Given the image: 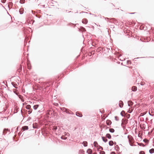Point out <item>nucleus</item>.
Here are the masks:
<instances>
[{"label":"nucleus","mask_w":154,"mask_h":154,"mask_svg":"<svg viewBox=\"0 0 154 154\" xmlns=\"http://www.w3.org/2000/svg\"><path fill=\"white\" fill-rule=\"evenodd\" d=\"M109 144L110 146H112L113 145V142L112 141H110L109 142Z\"/></svg>","instance_id":"nucleus-15"},{"label":"nucleus","mask_w":154,"mask_h":154,"mask_svg":"<svg viewBox=\"0 0 154 154\" xmlns=\"http://www.w3.org/2000/svg\"><path fill=\"white\" fill-rule=\"evenodd\" d=\"M115 154V152H112L111 153V154Z\"/></svg>","instance_id":"nucleus-38"},{"label":"nucleus","mask_w":154,"mask_h":154,"mask_svg":"<svg viewBox=\"0 0 154 154\" xmlns=\"http://www.w3.org/2000/svg\"><path fill=\"white\" fill-rule=\"evenodd\" d=\"M33 127L34 128H37V127L36 125H35L34 124L33 125Z\"/></svg>","instance_id":"nucleus-32"},{"label":"nucleus","mask_w":154,"mask_h":154,"mask_svg":"<svg viewBox=\"0 0 154 154\" xmlns=\"http://www.w3.org/2000/svg\"><path fill=\"white\" fill-rule=\"evenodd\" d=\"M106 137H107L108 139L111 138V135L109 134H106Z\"/></svg>","instance_id":"nucleus-14"},{"label":"nucleus","mask_w":154,"mask_h":154,"mask_svg":"<svg viewBox=\"0 0 154 154\" xmlns=\"http://www.w3.org/2000/svg\"><path fill=\"white\" fill-rule=\"evenodd\" d=\"M58 128H59V129H60V127H58Z\"/></svg>","instance_id":"nucleus-46"},{"label":"nucleus","mask_w":154,"mask_h":154,"mask_svg":"<svg viewBox=\"0 0 154 154\" xmlns=\"http://www.w3.org/2000/svg\"><path fill=\"white\" fill-rule=\"evenodd\" d=\"M115 118L116 120L118 121V120L117 119V116H115Z\"/></svg>","instance_id":"nucleus-36"},{"label":"nucleus","mask_w":154,"mask_h":154,"mask_svg":"<svg viewBox=\"0 0 154 154\" xmlns=\"http://www.w3.org/2000/svg\"><path fill=\"white\" fill-rule=\"evenodd\" d=\"M129 118V116H128V117H127V118Z\"/></svg>","instance_id":"nucleus-42"},{"label":"nucleus","mask_w":154,"mask_h":154,"mask_svg":"<svg viewBox=\"0 0 154 154\" xmlns=\"http://www.w3.org/2000/svg\"><path fill=\"white\" fill-rule=\"evenodd\" d=\"M61 138L62 139L66 140L67 138V137H65L64 135H63L61 137Z\"/></svg>","instance_id":"nucleus-18"},{"label":"nucleus","mask_w":154,"mask_h":154,"mask_svg":"<svg viewBox=\"0 0 154 154\" xmlns=\"http://www.w3.org/2000/svg\"><path fill=\"white\" fill-rule=\"evenodd\" d=\"M76 115L78 116H79V117H81L82 116V115L80 114H79V113H78V112H76Z\"/></svg>","instance_id":"nucleus-21"},{"label":"nucleus","mask_w":154,"mask_h":154,"mask_svg":"<svg viewBox=\"0 0 154 154\" xmlns=\"http://www.w3.org/2000/svg\"><path fill=\"white\" fill-rule=\"evenodd\" d=\"M82 29L83 31H86V30L84 28L82 27Z\"/></svg>","instance_id":"nucleus-33"},{"label":"nucleus","mask_w":154,"mask_h":154,"mask_svg":"<svg viewBox=\"0 0 154 154\" xmlns=\"http://www.w3.org/2000/svg\"><path fill=\"white\" fill-rule=\"evenodd\" d=\"M32 112V110H29L28 111V113L29 114H30Z\"/></svg>","instance_id":"nucleus-31"},{"label":"nucleus","mask_w":154,"mask_h":154,"mask_svg":"<svg viewBox=\"0 0 154 154\" xmlns=\"http://www.w3.org/2000/svg\"><path fill=\"white\" fill-rule=\"evenodd\" d=\"M8 131V129H4L3 132V134L5 135L7 133V131Z\"/></svg>","instance_id":"nucleus-4"},{"label":"nucleus","mask_w":154,"mask_h":154,"mask_svg":"<svg viewBox=\"0 0 154 154\" xmlns=\"http://www.w3.org/2000/svg\"><path fill=\"white\" fill-rule=\"evenodd\" d=\"M82 144L85 146H87L88 143L87 141H83Z\"/></svg>","instance_id":"nucleus-11"},{"label":"nucleus","mask_w":154,"mask_h":154,"mask_svg":"<svg viewBox=\"0 0 154 154\" xmlns=\"http://www.w3.org/2000/svg\"><path fill=\"white\" fill-rule=\"evenodd\" d=\"M14 83L13 82H12V84L13 85V84Z\"/></svg>","instance_id":"nucleus-41"},{"label":"nucleus","mask_w":154,"mask_h":154,"mask_svg":"<svg viewBox=\"0 0 154 154\" xmlns=\"http://www.w3.org/2000/svg\"><path fill=\"white\" fill-rule=\"evenodd\" d=\"M26 108L27 109H29L31 108V106L29 105H28L26 106Z\"/></svg>","instance_id":"nucleus-19"},{"label":"nucleus","mask_w":154,"mask_h":154,"mask_svg":"<svg viewBox=\"0 0 154 154\" xmlns=\"http://www.w3.org/2000/svg\"><path fill=\"white\" fill-rule=\"evenodd\" d=\"M99 149H101V150H103V148H102V147H101V146H99Z\"/></svg>","instance_id":"nucleus-34"},{"label":"nucleus","mask_w":154,"mask_h":154,"mask_svg":"<svg viewBox=\"0 0 154 154\" xmlns=\"http://www.w3.org/2000/svg\"><path fill=\"white\" fill-rule=\"evenodd\" d=\"M23 8H20L19 10V12L20 14H22L23 13Z\"/></svg>","instance_id":"nucleus-7"},{"label":"nucleus","mask_w":154,"mask_h":154,"mask_svg":"<svg viewBox=\"0 0 154 154\" xmlns=\"http://www.w3.org/2000/svg\"><path fill=\"white\" fill-rule=\"evenodd\" d=\"M58 128H59V129H60V127H58Z\"/></svg>","instance_id":"nucleus-45"},{"label":"nucleus","mask_w":154,"mask_h":154,"mask_svg":"<svg viewBox=\"0 0 154 154\" xmlns=\"http://www.w3.org/2000/svg\"><path fill=\"white\" fill-rule=\"evenodd\" d=\"M94 144L95 147H97L98 144L96 142H94Z\"/></svg>","instance_id":"nucleus-26"},{"label":"nucleus","mask_w":154,"mask_h":154,"mask_svg":"<svg viewBox=\"0 0 154 154\" xmlns=\"http://www.w3.org/2000/svg\"><path fill=\"white\" fill-rule=\"evenodd\" d=\"M139 154H145V152L143 151H140L139 152Z\"/></svg>","instance_id":"nucleus-30"},{"label":"nucleus","mask_w":154,"mask_h":154,"mask_svg":"<svg viewBox=\"0 0 154 154\" xmlns=\"http://www.w3.org/2000/svg\"><path fill=\"white\" fill-rule=\"evenodd\" d=\"M61 109L62 111L66 112V108L65 107H63Z\"/></svg>","instance_id":"nucleus-24"},{"label":"nucleus","mask_w":154,"mask_h":154,"mask_svg":"<svg viewBox=\"0 0 154 154\" xmlns=\"http://www.w3.org/2000/svg\"><path fill=\"white\" fill-rule=\"evenodd\" d=\"M122 125L124 124H126V123L125 122V120H124V119H123L122 121Z\"/></svg>","instance_id":"nucleus-22"},{"label":"nucleus","mask_w":154,"mask_h":154,"mask_svg":"<svg viewBox=\"0 0 154 154\" xmlns=\"http://www.w3.org/2000/svg\"><path fill=\"white\" fill-rule=\"evenodd\" d=\"M137 87L135 86H133L132 88V90L133 91H136L137 90Z\"/></svg>","instance_id":"nucleus-10"},{"label":"nucleus","mask_w":154,"mask_h":154,"mask_svg":"<svg viewBox=\"0 0 154 154\" xmlns=\"http://www.w3.org/2000/svg\"><path fill=\"white\" fill-rule=\"evenodd\" d=\"M58 128H59V129H60V127H58Z\"/></svg>","instance_id":"nucleus-47"},{"label":"nucleus","mask_w":154,"mask_h":154,"mask_svg":"<svg viewBox=\"0 0 154 154\" xmlns=\"http://www.w3.org/2000/svg\"><path fill=\"white\" fill-rule=\"evenodd\" d=\"M123 113H125V112L124 111H122L121 113V115L122 116H124Z\"/></svg>","instance_id":"nucleus-29"},{"label":"nucleus","mask_w":154,"mask_h":154,"mask_svg":"<svg viewBox=\"0 0 154 154\" xmlns=\"http://www.w3.org/2000/svg\"><path fill=\"white\" fill-rule=\"evenodd\" d=\"M131 14H134V13H131Z\"/></svg>","instance_id":"nucleus-44"},{"label":"nucleus","mask_w":154,"mask_h":154,"mask_svg":"<svg viewBox=\"0 0 154 154\" xmlns=\"http://www.w3.org/2000/svg\"><path fill=\"white\" fill-rule=\"evenodd\" d=\"M25 0H20V2L21 4H23L24 3Z\"/></svg>","instance_id":"nucleus-27"},{"label":"nucleus","mask_w":154,"mask_h":154,"mask_svg":"<svg viewBox=\"0 0 154 154\" xmlns=\"http://www.w3.org/2000/svg\"><path fill=\"white\" fill-rule=\"evenodd\" d=\"M82 22L84 24H86L88 22V20L86 19H84L82 20Z\"/></svg>","instance_id":"nucleus-8"},{"label":"nucleus","mask_w":154,"mask_h":154,"mask_svg":"<svg viewBox=\"0 0 154 154\" xmlns=\"http://www.w3.org/2000/svg\"><path fill=\"white\" fill-rule=\"evenodd\" d=\"M100 154H105V152L103 151H100Z\"/></svg>","instance_id":"nucleus-28"},{"label":"nucleus","mask_w":154,"mask_h":154,"mask_svg":"<svg viewBox=\"0 0 154 154\" xmlns=\"http://www.w3.org/2000/svg\"><path fill=\"white\" fill-rule=\"evenodd\" d=\"M128 139L130 144L131 146H132L133 138L130 135H129L128 136Z\"/></svg>","instance_id":"nucleus-1"},{"label":"nucleus","mask_w":154,"mask_h":154,"mask_svg":"<svg viewBox=\"0 0 154 154\" xmlns=\"http://www.w3.org/2000/svg\"><path fill=\"white\" fill-rule=\"evenodd\" d=\"M128 112L130 113H131L132 112V111L130 110V109H129L128 110Z\"/></svg>","instance_id":"nucleus-35"},{"label":"nucleus","mask_w":154,"mask_h":154,"mask_svg":"<svg viewBox=\"0 0 154 154\" xmlns=\"http://www.w3.org/2000/svg\"><path fill=\"white\" fill-rule=\"evenodd\" d=\"M64 135L69 137V134L68 133H65L64 134Z\"/></svg>","instance_id":"nucleus-25"},{"label":"nucleus","mask_w":154,"mask_h":154,"mask_svg":"<svg viewBox=\"0 0 154 154\" xmlns=\"http://www.w3.org/2000/svg\"><path fill=\"white\" fill-rule=\"evenodd\" d=\"M109 131L110 132L113 133L114 132V130L113 128H110Z\"/></svg>","instance_id":"nucleus-23"},{"label":"nucleus","mask_w":154,"mask_h":154,"mask_svg":"<svg viewBox=\"0 0 154 154\" xmlns=\"http://www.w3.org/2000/svg\"><path fill=\"white\" fill-rule=\"evenodd\" d=\"M13 86L16 88H17V87L15 86V85H13Z\"/></svg>","instance_id":"nucleus-40"},{"label":"nucleus","mask_w":154,"mask_h":154,"mask_svg":"<svg viewBox=\"0 0 154 154\" xmlns=\"http://www.w3.org/2000/svg\"><path fill=\"white\" fill-rule=\"evenodd\" d=\"M38 105H34L33 106V108L34 109L36 110L38 108Z\"/></svg>","instance_id":"nucleus-20"},{"label":"nucleus","mask_w":154,"mask_h":154,"mask_svg":"<svg viewBox=\"0 0 154 154\" xmlns=\"http://www.w3.org/2000/svg\"><path fill=\"white\" fill-rule=\"evenodd\" d=\"M66 112L69 114H73V113L71 111H70L69 109H66Z\"/></svg>","instance_id":"nucleus-2"},{"label":"nucleus","mask_w":154,"mask_h":154,"mask_svg":"<svg viewBox=\"0 0 154 154\" xmlns=\"http://www.w3.org/2000/svg\"><path fill=\"white\" fill-rule=\"evenodd\" d=\"M57 127L56 126H54L53 128V130L54 131H55L57 129Z\"/></svg>","instance_id":"nucleus-16"},{"label":"nucleus","mask_w":154,"mask_h":154,"mask_svg":"<svg viewBox=\"0 0 154 154\" xmlns=\"http://www.w3.org/2000/svg\"><path fill=\"white\" fill-rule=\"evenodd\" d=\"M102 138L103 140L105 142H106L107 141V139L106 138H105V137H102Z\"/></svg>","instance_id":"nucleus-12"},{"label":"nucleus","mask_w":154,"mask_h":154,"mask_svg":"<svg viewBox=\"0 0 154 154\" xmlns=\"http://www.w3.org/2000/svg\"><path fill=\"white\" fill-rule=\"evenodd\" d=\"M28 126H24L22 127V129L23 131L28 130Z\"/></svg>","instance_id":"nucleus-5"},{"label":"nucleus","mask_w":154,"mask_h":154,"mask_svg":"<svg viewBox=\"0 0 154 154\" xmlns=\"http://www.w3.org/2000/svg\"><path fill=\"white\" fill-rule=\"evenodd\" d=\"M149 152L150 153L152 154L154 152V149H152L149 150Z\"/></svg>","instance_id":"nucleus-17"},{"label":"nucleus","mask_w":154,"mask_h":154,"mask_svg":"<svg viewBox=\"0 0 154 154\" xmlns=\"http://www.w3.org/2000/svg\"><path fill=\"white\" fill-rule=\"evenodd\" d=\"M119 106L121 108L122 107H123V102L122 101L120 100L119 101Z\"/></svg>","instance_id":"nucleus-3"},{"label":"nucleus","mask_w":154,"mask_h":154,"mask_svg":"<svg viewBox=\"0 0 154 154\" xmlns=\"http://www.w3.org/2000/svg\"><path fill=\"white\" fill-rule=\"evenodd\" d=\"M92 150L91 149H89L87 150V152L89 154H91L92 153Z\"/></svg>","instance_id":"nucleus-13"},{"label":"nucleus","mask_w":154,"mask_h":154,"mask_svg":"<svg viewBox=\"0 0 154 154\" xmlns=\"http://www.w3.org/2000/svg\"><path fill=\"white\" fill-rule=\"evenodd\" d=\"M128 106H130L132 105V102L131 101H128Z\"/></svg>","instance_id":"nucleus-9"},{"label":"nucleus","mask_w":154,"mask_h":154,"mask_svg":"<svg viewBox=\"0 0 154 154\" xmlns=\"http://www.w3.org/2000/svg\"><path fill=\"white\" fill-rule=\"evenodd\" d=\"M146 112H144L142 114H143L142 115V116H143V115L145 114L146 113Z\"/></svg>","instance_id":"nucleus-37"},{"label":"nucleus","mask_w":154,"mask_h":154,"mask_svg":"<svg viewBox=\"0 0 154 154\" xmlns=\"http://www.w3.org/2000/svg\"><path fill=\"white\" fill-rule=\"evenodd\" d=\"M149 114L150 115V116H153V115H151V114H150V112H149Z\"/></svg>","instance_id":"nucleus-39"},{"label":"nucleus","mask_w":154,"mask_h":154,"mask_svg":"<svg viewBox=\"0 0 154 154\" xmlns=\"http://www.w3.org/2000/svg\"><path fill=\"white\" fill-rule=\"evenodd\" d=\"M128 116H129V117H130V115L129 114H128Z\"/></svg>","instance_id":"nucleus-43"},{"label":"nucleus","mask_w":154,"mask_h":154,"mask_svg":"<svg viewBox=\"0 0 154 154\" xmlns=\"http://www.w3.org/2000/svg\"><path fill=\"white\" fill-rule=\"evenodd\" d=\"M111 121L109 120H107L106 121V124L108 125H110L111 124Z\"/></svg>","instance_id":"nucleus-6"}]
</instances>
